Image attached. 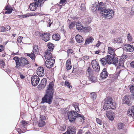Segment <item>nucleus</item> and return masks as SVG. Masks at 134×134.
<instances>
[{"mask_svg": "<svg viewBox=\"0 0 134 134\" xmlns=\"http://www.w3.org/2000/svg\"><path fill=\"white\" fill-rule=\"evenodd\" d=\"M54 84L53 82H50L46 92V94L42 98V103L45 102L51 104L52 102L53 94L54 93L53 87Z\"/></svg>", "mask_w": 134, "mask_h": 134, "instance_id": "nucleus-1", "label": "nucleus"}, {"mask_svg": "<svg viewBox=\"0 0 134 134\" xmlns=\"http://www.w3.org/2000/svg\"><path fill=\"white\" fill-rule=\"evenodd\" d=\"M107 60L108 64H113L117 66V68L118 69L120 67L123 66L124 65V61L119 60L118 63V58L116 57H113L110 55L107 56Z\"/></svg>", "mask_w": 134, "mask_h": 134, "instance_id": "nucleus-2", "label": "nucleus"}, {"mask_svg": "<svg viewBox=\"0 0 134 134\" xmlns=\"http://www.w3.org/2000/svg\"><path fill=\"white\" fill-rule=\"evenodd\" d=\"M68 117L69 120L71 122L75 121L76 118H78L80 119L81 122H83L85 118L81 115L77 113L75 111H69L68 113Z\"/></svg>", "mask_w": 134, "mask_h": 134, "instance_id": "nucleus-3", "label": "nucleus"}, {"mask_svg": "<svg viewBox=\"0 0 134 134\" xmlns=\"http://www.w3.org/2000/svg\"><path fill=\"white\" fill-rule=\"evenodd\" d=\"M112 99L110 97L106 98L105 99L104 104L103 108L104 110L108 109H114L116 108V103L112 102Z\"/></svg>", "mask_w": 134, "mask_h": 134, "instance_id": "nucleus-4", "label": "nucleus"}, {"mask_svg": "<svg viewBox=\"0 0 134 134\" xmlns=\"http://www.w3.org/2000/svg\"><path fill=\"white\" fill-rule=\"evenodd\" d=\"M114 15L113 10L110 9H107L102 13V16L105 18L109 19L112 18Z\"/></svg>", "mask_w": 134, "mask_h": 134, "instance_id": "nucleus-5", "label": "nucleus"}, {"mask_svg": "<svg viewBox=\"0 0 134 134\" xmlns=\"http://www.w3.org/2000/svg\"><path fill=\"white\" fill-rule=\"evenodd\" d=\"M42 0H34L35 2L33 3L30 4V8L31 11H35L38 5H40L41 7L42 5Z\"/></svg>", "mask_w": 134, "mask_h": 134, "instance_id": "nucleus-6", "label": "nucleus"}, {"mask_svg": "<svg viewBox=\"0 0 134 134\" xmlns=\"http://www.w3.org/2000/svg\"><path fill=\"white\" fill-rule=\"evenodd\" d=\"M39 50L38 48V46L37 45H35L33 47L32 50L33 53L30 54H28L27 56L29 57L33 60H35V54H37L38 53Z\"/></svg>", "mask_w": 134, "mask_h": 134, "instance_id": "nucleus-7", "label": "nucleus"}, {"mask_svg": "<svg viewBox=\"0 0 134 134\" xmlns=\"http://www.w3.org/2000/svg\"><path fill=\"white\" fill-rule=\"evenodd\" d=\"M40 79L38 76L33 75L31 78V83L32 85L34 86H37L40 81Z\"/></svg>", "mask_w": 134, "mask_h": 134, "instance_id": "nucleus-8", "label": "nucleus"}, {"mask_svg": "<svg viewBox=\"0 0 134 134\" xmlns=\"http://www.w3.org/2000/svg\"><path fill=\"white\" fill-rule=\"evenodd\" d=\"M55 62L54 59L46 60L45 62V65L46 67L48 68L52 67Z\"/></svg>", "mask_w": 134, "mask_h": 134, "instance_id": "nucleus-9", "label": "nucleus"}, {"mask_svg": "<svg viewBox=\"0 0 134 134\" xmlns=\"http://www.w3.org/2000/svg\"><path fill=\"white\" fill-rule=\"evenodd\" d=\"M106 3H103L102 2H100L98 4V10L103 13L104 12L106 9Z\"/></svg>", "mask_w": 134, "mask_h": 134, "instance_id": "nucleus-10", "label": "nucleus"}, {"mask_svg": "<svg viewBox=\"0 0 134 134\" xmlns=\"http://www.w3.org/2000/svg\"><path fill=\"white\" fill-rule=\"evenodd\" d=\"M92 65L94 70L97 72L99 71L100 66L98 63L95 60H93L92 62Z\"/></svg>", "mask_w": 134, "mask_h": 134, "instance_id": "nucleus-11", "label": "nucleus"}, {"mask_svg": "<svg viewBox=\"0 0 134 134\" xmlns=\"http://www.w3.org/2000/svg\"><path fill=\"white\" fill-rule=\"evenodd\" d=\"M115 113L111 111H107L106 115L107 117L110 120L112 121L115 116Z\"/></svg>", "mask_w": 134, "mask_h": 134, "instance_id": "nucleus-12", "label": "nucleus"}, {"mask_svg": "<svg viewBox=\"0 0 134 134\" xmlns=\"http://www.w3.org/2000/svg\"><path fill=\"white\" fill-rule=\"evenodd\" d=\"M124 46L125 48H124V50L125 51L132 52L134 50V48L132 45L126 44Z\"/></svg>", "mask_w": 134, "mask_h": 134, "instance_id": "nucleus-13", "label": "nucleus"}, {"mask_svg": "<svg viewBox=\"0 0 134 134\" xmlns=\"http://www.w3.org/2000/svg\"><path fill=\"white\" fill-rule=\"evenodd\" d=\"M51 51H50L49 49H47L46 51L45 52L44 57L45 59L47 60L48 59H53L52 58V53Z\"/></svg>", "mask_w": 134, "mask_h": 134, "instance_id": "nucleus-14", "label": "nucleus"}, {"mask_svg": "<svg viewBox=\"0 0 134 134\" xmlns=\"http://www.w3.org/2000/svg\"><path fill=\"white\" fill-rule=\"evenodd\" d=\"M46 118L44 116H41L40 120L38 123V126L40 127L43 126L45 124Z\"/></svg>", "mask_w": 134, "mask_h": 134, "instance_id": "nucleus-15", "label": "nucleus"}, {"mask_svg": "<svg viewBox=\"0 0 134 134\" xmlns=\"http://www.w3.org/2000/svg\"><path fill=\"white\" fill-rule=\"evenodd\" d=\"M37 74L40 76H43L44 75V69L42 67H38L37 70Z\"/></svg>", "mask_w": 134, "mask_h": 134, "instance_id": "nucleus-16", "label": "nucleus"}, {"mask_svg": "<svg viewBox=\"0 0 134 134\" xmlns=\"http://www.w3.org/2000/svg\"><path fill=\"white\" fill-rule=\"evenodd\" d=\"M62 134H75V130L74 127L70 126L68 128L67 131Z\"/></svg>", "mask_w": 134, "mask_h": 134, "instance_id": "nucleus-17", "label": "nucleus"}, {"mask_svg": "<svg viewBox=\"0 0 134 134\" xmlns=\"http://www.w3.org/2000/svg\"><path fill=\"white\" fill-rule=\"evenodd\" d=\"M41 36L43 40L47 42L49 40L50 34L48 33H44L42 34Z\"/></svg>", "mask_w": 134, "mask_h": 134, "instance_id": "nucleus-18", "label": "nucleus"}, {"mask_svg": "<svg viewBox=\"0 0 134 134\" xmlns=\"http://www.w3.org/2000/svg\"><path fill=\"white\" fill-rule=\"evenodd\" d=\"M20 66H24L29 63V62L25 58H21L19 61Z\"/></svg>", "mask_w": 134, "mask_h": 134, "instance_id": "nucleus-19", "label": "nucleus"}, {"mask_svg": "<svg viewBox=\"0 0 134 134\" xmlns=\"http://www.w3.org/2000/svg\"><path fill=\"white\" fill-rule=\"evenodd\" d=\"M108 76V73L106 69H104L100 74V77L103 79H105Z\"/></svg>", "mask_w": 134, "mask_h": 134, "instance_id": "nucleus-20", "label": "nucleus"}, {"mask_svg": "<svg viewBox=\"0 0 134 134\" xmlns=\"http://www.w3.org/2000/svg\"><path fill=\"white\" fill-rule=\"evenodd\" d=\"M76 28L79 31H80L85 29V27L81 25L80 22H78L76 23Z\"/></svg>", "mask_w": 134, "mask_h": 134, "instance_id": "nucleus-21", "label": "nucleus"}, {"mask_svg": "<svg viewBox=\"0 0 134 134\" xmlns=\"http://www.w3.org/2000/svg\"><path fill=\"white\" fill-rule=\"evenodd\" d=\"M128 115L131 116H133L134 115V107L131 106L127 111Z\"/></svg>", "mask_w": 134, "mask_h": 134, "instance_id": "nucleus-22", "label": "nucleus"}, {"mask_svg": "<svg viewBox=\"0 0 134 134\" xmlns=\"http://www.w3.org/2000/svg\"><path fill=\"white\" fill-rule=\"evenodd\" d=\"M131 97L129 96H126L124 99V102L129 105H130L131 104V102L130 100Z\"/></svg>", "mask_w": 134, "mask_h": 134, "instance_id": "nucleus-23", "label": "nucleus"}, {"mask_svg": "<svg viewBox=\"0 0 134 134\" xmlns=\"http://www.w3.org/2000/svg\"><path fill=\"white\" fill-rule=\"evenodd\" d=\"M47 82L46 79H43L41 81V84L38 86V87L41 89L44 88L46 86Z\"/></svg>", "mask_w": 134, "mask_h": 134, "instance_id": "nucleus-24", "label": "nucleus"}, {"mask_svg": "<svg viewBox=\"0 0 134 134\" xmlns=\"http://www.w3.org/2000/svg\"><path fill=\"white\" fill-rule=\"evenodd\" d=\"M112 42L118 44L122 43L123 42L122 40L120 37H117L112 40Z\"/></svg>", "mask_w": 134, "mask_h": 134, "instance_id": "nucleus-25", "label": "nucleus"}, {"mask_svg": "<svg viewBox=\"0 0 134 134\" xmlns=\"http://www.w3.org/2000/svg\"><path fill=\"white\" fill-rule=\"evenodd\" d=\"M75 38L76 42L78 43H81L83 40L82 37L79 35H76L75 36Z\"/></svg>", "mask_w": 134, "mask_h": 134, "instance_id": "nucleus-26", "label": "nucleus"}, {"mask_svg": "<svg viewBox=\"0 0 134 134\" xmlns=\"http://www.w3.org/2000/svg\"><path fill=\"white\" fill-rule=\"evenodd\" d=\"M13 59L16 62V66L15 67L17 69H20V66L19 58L15 57L13 58Z\"/></svg>", "mask_w": 134, "mask_h": 134, "instance_id": "nucleus-27", "label": "nucleus"}, {"mask_svg": "<svg viewBox=\"0 0 134 134\" xmlns=\"http://www.w3.org/2000/svg\"><path fill=\"white\" fill-rule=\"evenodd\" d=\"M115 50L113 48L109 47L108 48V53L109 54L112 55L113 57H115L116 55L115 53Z\"/></svg>", "mask_w": 134, "mask_h": 134, "instance_id": "nucleus-28", "label": "nucleus"}, {"mask_svg": "<svg viewBox=\"0 0 134 134\" xmlns=\"http://www.w3.org/2000/svg\"><path fill=\"white\" fill-rule=\"evenodd\" d=\"M21 123H22L21 127V128L22 127L23 129V132H25L26 131V126L28 123L25 121H23L21 122Z\"/></svg>", "mask_w": 134, "mask_h": 134, "instance_id": "nucleus-29", "label": "nucleus"}, {"mask_svg": "<svg viewBox=\"0 0 134 134\" xmlns=\"http://www.w3.org/2000/svg\"><path fill=\"white\" fill-rule=\"evenodd\" d=\"M35 15V14L33 13H28L26 14L23 15H19V18H25L27 17H28L30 16H32Z\"/></svg>", "mask_w": 134, "mask_h": 134, "instance_id": "nucleus-30", "label": "nucleus"}, {"mask_svg": "<svg viewBox=\"0 0 134 134\" xmlns=\"http://www.w3.org/2000/svg\"><path fill=\"white\" fill-rule=\"evenodd\" d=\"M66 69L68 70H70L71 69L72 66L71 65V61L70 60H68L66 63Z\"/></svg>", "mask_w": 134, "mask_h": 134, "instance_id": "nucleus-31", "label": "nucleus"}, {"mask_svg": "<svg viewBox=\"0 0 134 134\" xmlns=\"http://www.w3.org/2000/svg\"><path fill=\"white\" fill-rule=\"evenodd\" d=\"M53 39L55 41H58L60 38V35L58 34H54L52 36Z\"/></svg>", "mask_w": 134, "mask_h": 134, "instance_id": "nucleus-32", "label": "nucleus"}, {"mask_svg": "<svg viewBox=\"0 0 134 134\" xmlns=\"http://www.w3.org/2000/svg\"><path fill=\"white\" fill-rule=\"evenodd\" d=\"M48 48L47 49H49L51 52H52L54 48V46L53 44L51 43H49L48 44Z\"/></svg>", "mask_w": 134, "mask_h": 134, "instance_id": "nucleus-33", "label": "nucleus"}, {"mask_svg": "<svg viewBox=\"0 0 134 134\" xmlns=\"http://www.w3.org/2000/svg\"><path fill=\"white\" fill-rule=\"evenodd\" d=\"M100 61L102 65H104L107 64V58L106 59L104 58H102L100 59Z\"/></svg>", "mask_w": 134, "mask_h": 134, "instance_id": "nucleus-34", "label": "nucleus"}, {"mask_svg": "<svg viewBox=\"0 0 134 134\" xmlns=\"http://www.w3.org/2000/svg\"><path fill=\"white\" fill-rule=\"evenodd\" d=\"M93 40L92 37H89L87 38L86 41L85 43L87 44H89L90 43H92V41Z\"/></svg>", "mask_w": 134, "mask_h": 134, "instance_id": "nucleus-35", "label": "nucleus"}, {"mask_svg": "<svg viewBox=\"0 0 134 134\" xmlns=\"http://www.w3.org/2000/svg\"><path fill=\"white\" fill-rule=\"evenodd\" d=\"M125 126L124 124L122 123H119L118 125V129H122L123 130Z\"/></svg>", "mask_w": 134, "mask_h": 134, "instance_id": "nucleus-36", "label": "nucleus"}, {"mask_svg": "<svg viewBox=\"0 0 134 134\" xmlns=\"http://www.w3.org/2000/svg\"><path fill=\"white\" fill-rule=\"evenodd\" d=\"M76 22L75 21L71 22L69 25V27L70 29H72L76 25Z\"/></svg>", "mask_w": 134, "mask_h": 134, "instance_id": "nucleus-37", "label": "nucleus"}, {"mask_svg": "<svg viewBox=\"0 0 134 134\" xmlns=\"http://www.w3.org/2000/svg\"><path fill=\"white\" fill-rule=\"evenodd\" d=\"M98 5L96 4H94L92 5L91 9L93 12H94L96 11Z\"/></svg>", "mask_w": 134, "mask_h": 134, "instance_id": "nucleus-38", "label": "nucleus"}, {"mask_svg": "<svg viewBox=\"0 0 134 134\" xmlns=\"http://www.w3.org/2000/svg\"><path fill=\"white\" fill-rule=\"evenodd\" d=\"M90 95L92 98L93 100L95 99H96L97 97V95L96 93L94 92H92L90 94Z\"/></svg>", "mask_w": 134, "mask_h": 134, "instance_id": "nucleus-39", "label": "nucleus"}, {"mask_svg": "<svg viewBox=\"0 0 134 134\" xmlns=\"http://www.w3.org/2000/svg\"><path fill=\"white\" fill-rule=\"evenodd\" d=\"M66 126L65 125L60 126L58 127L59 129L61 131H64L65 129Z\"/></svg>", "mask_w": 134, "mask_h": 134, "instance_id": "nucleus-40", "label": "nucleus"}, {"mask_svg": "<svg viewBox=\"0 0 134 134\" xmlns=\"http://www.w3.org/2000/svg\"><path fill=\"white\" fill-rule=\"evenodd\" d=\"M66 0H60V2H59V3L60 4H61L62 5H59V8L60 9H61L62 8V6L63 4H64L66 2Z\"/></svg>", "mask_w": 134, "mask_h": 134, "instance_id": "nucleus-41", "label": "nucleus"}, {"mask_svg": "<svg viewBox=\"0 0 134 134\" xmlns=\"http://www.w3.org/2000/svg\"><path fill=\"white\" fill-rule=\"evenodd\" d=\"M5 66V64L4 62V61L2 60L0 61V67L2 68H4Z\"/></svg>", "mask_w": 134, "mask_h": 134, "instance_id": "nucleus-42", "label": "nucleus"}, {"mask_svg": "<svg viewBox=\"0 0 134 134\" xmlns=\"http://www.w3.org/2000/svg\"><path fill=\"white\" fill-rule=\"evenodd\" d=\"M127 39L128 41L130 42H132V38L129 33H128L127 34Z\"/></svg>", "mask_w": 134, "mask_h": 134, "instance_id": "nucleus-43", "label": "nucleus"}, {"mask_svg": "<svg viewBox=\"0 0 134 134\" xmlns=\"http://www.w3.org/2000/svg\"><path fill=\"white\" fill-rule=\"evenodd\" d=\"M130 92L134 94V85L131 86L130 87Z\"/></svg>", "mask_w": 134, "mask_h": 134, "instance_id": "nucleus-44", "label": "nucleus"}, {"mask_svg": "<svg viewBox=\"0 0 134 134\" xmlns=\"http://www.w3.org/2000/svg\"><path fill=\"white\" fill-rule=\"evenodd\" d=\"M65 85L66 86L68 87L69 88H72V86L70 85V84L67 81H65Z\"/></svg>", "mask_w": 134, "mask_h": 134, "instance_id": "nucleus-45", "label": "nucleus"}, {"mask_svg": "<svg viewBox=\"0 0 134 134\" xmlns=\"http://www.w3.org/2000/svg\"><path fill=\"white\" fill-rule=\"evenodd\" d=\"M96 121L100 125H102V122L100 119L98 118H96Z\"/></svg>", "mask_w": 134, "mask_h": 134, "instance_id": "nucleus-46", "label": "nucleus"}, {"mask_svg": "<svg viewBox=\"0 0 134 134\" xmlns=\"http://www.w3.org/2000/svg\"><path fill=\"white\" fill-rule=\"evenodd\" d=\"M23 37L21 36H19L17 39V42L19 43H21L22 42V40L23 39Z\"/></svg>", "mask_w": 134, "mask_h": 134, "instance_id": "nucleus-47", "label": "nucleus"}, {"mask_svg": "<svg viewBox=\"0 0 134 134\" xmlns=\"http://www.w3.org/2000/svg\"><path fill=\"white\" fill-rule=\"evenodd\" d=\"M73 52V51L71 49H69L67 51V53L68 55H70Z\"/></svg>", "mask_w": 134, "mask_h": 134, "instance_id": "nucleus-48", "label": "nucleus"}, {"mask_svg": "<svg viewBox=\"0 0 134 134\" xmlns=\"http://www.w3.org/2000/svg\"><path fill=\"white\" fill-rule=\"evenodd\" d=\"M89 78L90 79L91 81L92 82H94L96 80V77L92 76H90Z\"/></svg>", "mask_w": 134, "mask_h": 134, "instance_id": "nucleus-49", "label": "nucleus"}, {"mask_svg": "<svg viewBox=\"0 0 134 134\" xmlns=\"http://www.w3.org/2000/svg\"><path fill=\"white\" fill-rule=\"evenodd\" d=\"M81 9L83 11H84L86 10V8L84 3H82L81 4Z\"/></svg>", "mask_w": 134, "mask_h": 134, "instance_id": "nucleus-50", "label": "nucleus"}, {"mask_svg": "<svg viewBox=\"0 0 134 134\" xmlns=\"http://www.w3.org/2000/svg\"><path fill=\"white\" fill-rule=\"evenodd\" d=\"M6 30V28L4 26H1L0 28V32H4Z\"/></svg>", "mask_w": 134, "mask_h": 134, "instance_id": "nucleus-51", "label": "nucleus"}, {"mask_svg": "<svg viewBox=\"0 0 134 134\" xmlns=\"http://www.w3.org/2000/svg\"><path fill=\"white\" fill-rule=\"evenodd\" d=\"M5 9L6 10H13V9L10 6L7 5L5 8Z\"/></svg>", "mask_w": 134, "mask_h": 134, "instance_id": "nucleus-52", "label": "nucleus"}, {"mask_svg": "<svg viewBox=\"0 0 134 134\" xmlns=\"http://www.w3.org/2000/svg\"><path fill=\"white\" fill-rule=\"evenodd\" d=\"M87 32H89L91 30V27L90 26H88L87 27H85V29Z\"/></svg>", "mask_w": 134, "mask_h": 134, "instance_id": "nucleus-53", "label": "nucleus"}, {"mask_svg": "<svg viewBox=\"0 0 134 134\" xmlns=\"http://www.w3.org/2000/svg\"><path fill=\"white\" fill-rule=\"evenodd\" d=\"M131 14L133 15L134 14V4L132 5L131 8Z\"/></svg>", "mask_w": 134, "mask_h": 134, "instance_id": "nucleus-54", "label": "nucleus"}, {"mask_svg": "<svg viewBox=\"0 0 134 134\" xmlns=\"http://www.w3.org/2000/svg\"><path fill=\"white\" fill-rule=\"evenodd\" d=\"M12 10H7V11L5 12V14H10L12 12Z\"/></svg>", "mask_w": 134, "mask_h": 134, "instance_id": "nucleus-55", "label": "nucleus"}, {"mask_svg": "<svg viewBox=\"0 0 134 134\" xmlns=\"http://www.w3.org/2000/svg\"><path fill=\"white\" fill-rule=\"evenodd\" d=\"M4 50V47L3 46L0 45V52L3 51Z\"/></svg>", "mask_w": 134, "mask_h": 134, "instance_id": "nucleus-56", "label": "nucleus"}, {"mask_svg": "<svg viewBox=\"0 0 134 134\" xmlns=\"http://www.w3.org/2000/svg\"><path fill=\"white\" fill-rule=\"evenodd\" d=\"M83 59L86 60H88L89 58V57L88 56H85L83 57Z\"/></svg>", "mask_w": 134, "mask_h": 134, "instance_id": "nucleus-57", "label": "nucleus"}, {"mask_svg": "<svg viewBox=\"0 0 134 134\" xmlns=\"http://www.w3.org/2000/svg\"><path fill=\"white\" fill-rule=\"evenodd\" d=\"M91 69L90 68H88L87 69V72H88V73L89 74V75H90V74L91 72Z\"/></svg>", "mask_w": 134, "mask_h": 134, "instance_id": "nucleus-58", "label": "nucleus"}, {"mask_svg": "<svg viewBox=\"0 0 134 134\" xmlns=\"http://www.w3.org/2000/svg\"><path fill=\"white\" fill-rule=\"evenodd\" d=\"M132 68H134V61L132 62L130 64Z\"/></svg>", "mask_w": 134, "mask_h": 134, "instance_id": "nucleus-59", "label": "nucleus"}, {"mask_svg": "<svg viewBox=\"0 0 134 134\" xmlns=\"http://www.w3.org/2000/svg\"><path fill=\"white\" fill-rule=\"evenodd\" d=\"M17 131L18 132V133H21L22 132H21L22 131V130L19 128H17ZM23 131H22L23 132Z\"/></svg>", "mask_w": 134, "mask_h": 134, "instance_id": "nucleus-60", "label": "nucleus"}, {"mask_svg": "<svg viewBox=\"0 0 134 134\" xmlns=\"http://www.w3.org/2000/svg\"><path fill=\"white\" fill-rule=\"evenodd\" d=\"M101 42H100L99 41H98V43L96 44V46L97 47H98L100 44Z\"/></svg>", "mask_w": 134, "mask_h": 134, "instance_id": "nucleus-61", "label": "nucleus"}, {"mask_svg": "<svg viewBox=\"0 0 134 134\" xmlns=\"http://www.w3.org/2000/svg\"><path fill=\"white\" fill-rule=\"evenodd\" d=\"M20 77L21 79H23L24 78V76L23 75H22L21 74V73H20Z\"/></svg>", "mask_w": 134, "mask_h": 134, "instance_id": "nucleus-62", "label": "nucleus"}, {"mask_svg": "<svg viewBox=\"0 0 134 134\" xmlns=\"http://www.w3.org/2000/svg\"><path fill=\"white\" fill-rule=\"evenodd\" d=\"M6 30H7V31H8L10 29V27L8 25L6 26Z\"/></svg>", "mask_w": 134, "mask_h": 134, "instance_id": "nucleus-63", "label": "nucleus"}, {"mask_svg": "<svg viewBox=\"0 0 134 134\" xmlns=\"http://www.w3.org/2000/svg\"><path fill=\"white\" fill-rule=\"evenodd\" d=\"M47 21L48 22H51L52 23V20L51 19H48L47 20Z\"/></svg>", "mask_w": 134, "mask_h": 134, "instance_id": "nucleus-64", "label": "nucleus"}]
</instances>
